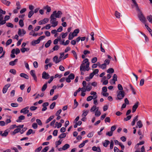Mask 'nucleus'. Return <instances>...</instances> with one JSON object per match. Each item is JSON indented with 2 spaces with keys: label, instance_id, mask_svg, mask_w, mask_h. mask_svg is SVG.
<instances>
[{
  "label": "nucleus",
  "instance_id": "obj_1",
  "mask_svg": "<svg viewBox=\"0 0 152 152\" xmlns=\"http://www.w3.org/2000/svg\"><path fill=\"white\" fill-rule=\"evenodd\" d=\"M89 65V62L88 61V59L87 58H85L81 64L80 67V71H88L90 69Z\"/></svg>",
  "mask_w": 152,
  "mask_h": 152
},
{
  "label": "nucleus",
  "instance_id": "obj_2",
  "mask_svg": "<svg viewBox=\"0 0 152 152\" xmlns=\"http://www.w3.org/2000/svg\"><path fill=\"white\" fill-rule=\"evenodd\" d=\"M75 78V75L73 73H71L69 75L68 77L65 78V77H62L59 80L61 82H63L66 80V82L69 83L71 82V80H73Z\"/></svg>",
  "mask_w": 152,
  "mask_h": 152
},
{
  "label": "nucleus",
  "instance_id": "obj_3",
  "mask_svg": "<svg viewBox=\"0 0 152 152\" xmlns=\"http://www.w3.org/2000/svg\"><path fill=\"white\" fill-rule=\"evenodd\" d=\"M62 14V13L60 11H58L57 12L56 11H54L50 16L52 15L53 17L56 18H59L61 17Z\"/></svg>",
  "mask_w": 152,
  "mask_h": 152
},
{
  "label": "nucleus",
  "instance_id": "obj_4",
  "mask_svg": "<svg viewBox=\"0 0 152 152\" xmlns=\"http://www.w3.org/2000/svg\"><path fill=\"white\" fill-rule=\"evenodd\" d=\"M50 23L52 24L51 26L55 27L57 26L58 22L56 21V18L53 17L52 16L50 17Z\"/></svg>",
  "mask_w": 152,
  "mask_h": 152
},
{
  "label": "nucleus",
  "instance_id": "obj_5",
  "mask_svg": "<svg viewBox=\"0 0 152 152\" xmlns=\"http://www.w3.org/2000/svg\"><path fill=\"white\" fill-rule=\"evenodd\" d=\"M136 8V10L137 11H138L139 13L138 14V17L139 18L140 20L141 21L142 23H145V20L146 19L144 17L142 13L141 12L140 10V11H138L137 10V8Z\"/></svg>",
  "mask_w": 152,
  "mask_h": 152
},
{
  "label": "nucleus",
  "instance_id": "obj_6",
  "mask_svg": "<svg viewBox=\"0 0 152 152\" xmlns=\"http://www.w3.org/2000/svg\"><path fill=\"white\" fill-rule=\"evenodd\" d=\"M124 96V91H119L118 93L117 99L119 100L122 99Z\"/></svg>",
  "mask_w": 152,
  "mask_h": 152
},
{
  "label": "nucleus",
  "instance_id": "obj_7",
  "mask_svg": "<svg viewBox=\"0 0 152 152\" xmlns=\"http://www.w3.org/2000/svg\"><path fill=\"white\" fill-rule=\"evenodd\" d=\"M26 33V31L23 29H18V34L20 37L23 36Z\"/></svg>",
  "mask_w": 152,
  "mask_h": 152
},
{
  "label": "nucleus",
  "instance_id": "obj_8",
  "mask_svg": "<svg viewBox=\"0 0 152 152\" xmlns=\"http://www.w3.org/2000/svg\"><path fill=\"white\" fill-rule=\"evenodd\" d=\"M87 85V83L85 81H83L82 82L83 87L81 88V92H85L87 91L86 87Z\"/></svg>",
  "mask_w": 152,
  "mask_h": 152
},
{
  "label": "nucleus",
  "instance_id": "obj_9",
  "mask_svg": "<svg viewBox=\"0 0 152 152\" xmlns=\"http://www.w3.org/2000/svg\"><path fill=\"white\" fill-rule=\"evenodd\" d=\"M29 107L27 106L26 107L20 110V113H23L24 114H26L28 113L29 111L28 110Z\"/></svg>",
  "mask_w": 152,
  "mask_h": 152
},
{
  "label": "nucleus",
  "instance_id": "obj_10",
  "mask_svg": "<svg viewBox=\"0 0 152 152\" xmlns=\"http://www.w3.org/2000/svg\"><path fill=\"white\" fill-rule=\"evenodd\" d=\"M49 19L48 18H45L44 19L40 20L39 22V24L40 25L44 24L47 23Z\"/></svg>",
  "mask_w": 152,
  "mask_h": 152
},
{
  "label": "nucleus",
  "instance_id": "obj_11",
  "mask_svg": "<svg viewBox=\"0 0 152 152\" xmlns=\"http://www.w3.org/2000/svg\"><path fill=\"white\" fill-rule=\"evenodd\" d=\"M42 78L43 79H48L50 77V75L48 73H47L45 72H43L42 73Z\"/></svg>",
  "mask_w": 152,
  "mask_h": 152
},
{
  "label": "nucleus",
  "instance_id": "obj_12",
  "mask_svg": "<svg viewBox=\"0 0 152 152\" xmlns=\"http://www.w3.org/2000/svg\"><path fill=\"white\" fill-rule=\"evenodd\" d=\"M139 104V102H137L133 106L132 108V113H134L136 111V110Z\"/></svg>",
  "mask_w": 152,
  "mask_h": 152
},
{
  "label": "nucleus",
  "instance_id": "obj_13",
  "mask_svg": "<svg viewBox=\"0 0 152 152\" xmlns=\"http://www.w3.org/2000/svg\"><path fill=\"white\" fill-rule=\"evenodd\" d=\"M92 150L94 151H96L97 152H101V149L99 147L94 146L92 147Z\"/></svg>",
  "mask_w": 152,
  "mask_h": 152
},
{
  "label": "nucleus",
  "instance_id": "obj_14",
  "mask_svg": "<svg viewBox=\"0 0 152 152\" xmlns=\"http://www.w3.org/2000/svg\"><path fill=\"white\" fill-rule=\"evenodd\" d=\"M53 61L56 64H57L61 61V59H60L59 58L58 59L57 56H56L53 57Z\"/></svg>",
  "mask_w": 152,
  "mask_h": 152
},
{
  "label": "nucleus",
  "instance_id": "obj_15",
  "mask_svg": "<svg viewBox=\"0 0 152 152\" xmlns=\"http://www.w3.org/2000/svg\"><path fill=\"white\" fill-rule=\"evenodd\" d=\"M6 13L5 11L2 10L1 9H0V20H3V17L2 14L5 15Z\"/></svg>",
  "mask_w": 152,
  "mask_h": 152
},
{
  "label": "nucleus",
  "instance_id": "obj_16",
  "mask_svg": "<svg viewBox=\"0 0 152 152\" xmlns=\"http://www.w3.org/2000/svg\"><path fill=\"white\" fill-rule=\"evenodd\" d=\"M20 53V50L18 48H16L15 49H13L11 53L12 54L15 53L16 54H17Z\"/></svg>",
  "mask_w": 152,
  "mask_h": 152
},
{
  "label": "nucleus",
  "instance_id": "obj_17",
  "mask_svg": "<svg viewBox=\"0 0 152 152\" xmlns=\"http://www.w3.org/2000/svg\"><path fill=\"white\" fill-rule=\"evenodd\" d=\"M86 88L87 89V91H90L92 87L91 86V83L90 82H88L87 84Z\"/></svg>",
  "mask_w": 152,
  "mask_h": 152
},
{
  "label": "nucleus",
  "instance_id": "obj_18",
  "mask_svg": "<svg viewBox=\"0 0 152 152\" xmlns=\"http://www.w3.org/2000/svg\"><path fill=\"white\" fill-rule=\"evenodd\" d=\"M25 119V117L23 115H21L19 116L18 119L16 120L17 122H21V121Z\"/></svg>",
  "mask_w": 152,
  "mask_h": 152
},
{
  "label": "nucleus",
  "instance_id": "obj_19",
  "mask_svg": "<svg viewBox=\"0 0 152 152\" xmlns=\"http://www.w3.org/2000/svg\"><path fill=\"white\" fill-rule=\"evenodd\" d=\"M138 115H137L134 118L132 121L131 122V125L132 126H133L135 125V121L138 120Z\"/></svg>",
  "mask_w": 152,
  "mask_h": 152
},
{
  "label": "nucleus",
  "instance_id": "obj_20",
  "mask_svg": "<svg viewBox=\"0 0 152 152\" xmlns=\"http://www.w3.org/2000/svg\"><path fill=\"white\" fill-rule=\"evenodd\" d=\"M39 40L38 39L36 40L33 41L31 43V44L33 46H35L36 44H39L40 42Z\"/></svg>",
  "mask_w": 152,
  "mask_h": 152
},
{
  "label": "nucleus",
  "instance_id": "obj_21",
  "mask_svg": "<svg viewBox=\"0 0 152 152\" xmlns=\"http://www.w3.org/2000/svg\"><path fill=\"white\" fill-rule=\"evenodd\" d=\"M20 76L21 77L24 78L26 79H29L28 76L26 74L24 73H21L20 74Z\"/></svg>",
  "mask_w": 152,
  "mask_h": 152
},
{
  "label": "nucleus",
  "instance_id": "obj_22",
  "mask_svg": "<svg viewBox=\"0 0 152 152\" xmlns=\"http://www.w3.org/2000/svg\"><path fill=\"white\" fill-rule=\"evenodd\" d=\"M18 59H15L14 61H11L9 62V64L10 65L13 66L15 65L16 63L18 61Z\"/></svg>",
  "mask_w": 152,
  "mask_h": 152
},
{
  "label": "nucleus",
  "instance_id": "obj_23",
  "mask_svg": "<svg viewBox=\"0 0 152 152\" xmlns=\"http://www.w3.org/2000/svg\"><path fill=\"white\" fill-rule=\"evenodd\" d=\"M88 142V140H86L83 141L82 143L79 145V147L80 148L83 147L84 146L85 144L87 142Z\"/></svg>",
  "mask_w": 152,
  "mask_h": 152
},
{
  "label": "nucleus",
  "instance_id": "obj_24",
  "mask_svg": "<svg viewBox=\"0 0 152 152\" xmlns=\"http://www.w3.org/2000/svg\"><path fill=\"white\" fill-rule=\"evenodd\" d=\"M9 130L8 129H6L4 131V132L3 133H2V136L3 137H6L8 134Z\"/></svg>",
  "mask_w": 152,
  "mask_h": 152
},
{
  "label": "nucleus",
  "instance_id": "obj_25",
  "mask_svg": "<svg viewBox=\"0 0 152 152\" xmlns=\"http://www.w3.org/2000/svg\"><path fill=\"white\" fill-rule=\"evenodd\" d=\"M106 79L105 76H104L102 78V80H101V82H102L103 80H104L103 82V84L104 85H107L108 83V80H105Z\"/></svg>",
  "mask_w": 152,
  "mask_h": 152
},
{
  "label": "nucleus",
  "instance_id": "obj_26",
  "mask_svg": "<svg viewBox=\"0 0 152 152\" xmlns=\"http://www.w3.org/2000/svg\"><path fill=\"white\" fill-rule=\"evenodd\" d=\"M1 2L4 4L8 6H9L10 4V1H7L6 0H1Z\"/></svg>",
  "mask_w": 152,
  "mask_h": 152
},
{
  "label": "nucleus",
  "instance_id": "obj_27",
  "mask_svg": "<svg viewBox=\"0 0 152 152\" xmlns=\"http://www.w3.org/2000/svg\"><path fill=\"white\" fill-rule=\"evenodd\" d=\"M129 85L130 88L132 91L133 94L134 95L136 94V93L135 89L133 88V87L131 84H130Z\"/></svg>",
  "mask_w": 152,
  "mask_h": 152
},
{
  "label": "nucleus",
  "instance_id": "obj_28",
  "mask_svg": "<svg viewBox=\"0 0 152 152\" xmlns=\"http://www.w3.org/2000/svg\"><path fill=\"white\" fill-rule=\"evenodd\" d=\"M54 118V116L53 115L51 116L45 122V123L46 124L48 123L49 122L51 121Z\"/></svg>",
  "mask_w": 152,
  "mask_h": 152
},
{
  "label": "nucleus",
  "instance_id": "obj_29",
  "mask_svg": "<svg viewBox=\"0 0 152 152\" xmlns=\"http://www.w3.org/2000/svg\"><path fill=\"white\" fill-rule=\"evenodd\" d=\"M79 32V29H75L74 30L73 33L72 34L74 35V36H77V34Z\"/></svg>",
  "mask_w": 152,
  "mask_h": 152
},
{
  "label": "nucleus",
  "instance_id": "obj_30",
  "mask_svg": "<svg viewBox=\"0 0 152 152\" xmlns=\"http://www.w3.org/2000/svg\"><path fill=\"white\" fill-rule=\"evenodd\" d=\"M44 9L47 10V12H49L51 11V9L50 7L47 5L44 7Z\"/></svg>",
  "mask_w": 152,
  "mask_h": 152
},
{
  "label": "nucleus",
  "instance_id": "obj_31",
  "mask_svg": "<svg viewBox=\"0 0 152 152\" xmlns=\"http://www.w3.org/2000/svg\"><path fill=\"white\" fill-rule=\"evenodd\" d=\"M70 147V145L69 144H66L63 146V150H66L67 149L69 148Z\"/></svg>",
  "mask_w": 152,
  "mask_h": 152
},
{
  "label": "nucleus",
  "instance_id": "obj_32",
  "mask_svg": "<svg viewBox=\"0 0 152 152\" xmlns=\"http://www.w3.org/2000/svg\"><path fill=\"white\" fill-rule=\"evenodd\" d=\"M21 129L20 128H18L15 129L12 132V134L15 135L16 134L19 132L20 131Z\"/></svg>",
  "mask_w": 152,
  "mask_h": 152
},
{
  "label": "nucleus",
  "instance_id": "obj_33",
  "mask_svg": "<svg viewBox=\"0 0 152 152\" xmlns=\"http://www.w3.org/2000/svg\"><path fill=\"white\" fill-rule=\"evenodd\" d=\"M137 125L138 126L139 128H141L142 127L143 125L141 121L140 120L138 121L137 123Z\"/></svg>",
  "mask_w": 152,
  "mask_h": 152
},
{
  "label": "nucleus",
  "instance_id": "obj_34",
  "mask_svg": "<svg viewBox=\"0 0 152 152\" xmlns=\"http://www.w3.org/2000/svg\"><path fill=\"white\" fill-rule=\"evenodd\" d=\"M30 49L29 48H21L20 49V50L22 53H24L25 51H28Z\"/></svg>",
  "mask_w": 152,
  "mask_h": 152
},
{
  "label": "nucleus",
  "instance_id": "obj_35",
  "mask_svg": "<svg viewBox=\"0 0 152 152\" xmlns=\"http://www.w3.org/2000/svg\"><path fill=\"white\" fill-rule=\"evenodd\" d=\"M89 112V110H84L83 111V113L82 115V116L85 117L88 114Z\"/></svg>",
  "mask_w": 152,
  "mask_h": 152
},
{
  "label": "nucleus",
  "instance_id": "obj_36",
  "mask_svg": "<svg viewBox=\"0 0 152 152\" xmlns=\"http://www.w3.org/2000/svg\"><path fill=\"white\" fill-rule=\"evenodd\" d=\"M51 43V41L50 40H49L48 41L47 43L45 45V47L46 48L48 47L50 45Z\"/></svg>",
  "mask_w": 152,
  "mask_h": 152
},
{
  "label": "nucleus",
  "instance_id": "obj_37",
  "mask_svg": "<svg viewBox=\"0 0 152 152\" xmlns=\"http://www.w3.org/2000/svg\"><path fill=\"white\" fill-rule=\"evenodd\" d=\"M133 3L134 4V6L136 8H137V10L138 11H140V9L139 8V7H138V4L136 2V1L135 0H132Z\"/></svg>",
  "mask_w": 152,
  "mask_h": 152
},
{
  "label": "nucleus",
  "instance_id": "obj_38",
  "mask_svg": "<svg viewBox=\"0 0 152 152\" xmlns=\"http://www.w3.org/2000/svg\"><path fill=\"white\" fill-rule=\"evenodd\" d=\"M115 14L117 18H120L121 16V13L117 11H115Z\"/></svg>",
  "mask_w": 152,
  "mask_h": 152
},
{
  "label": "nucleus",
  "instance_id": "obj_39",
  "mask_svg": "<svg viewBox=\"0 0 152 152\" xmlns=\"http://www.w3.org/2000/svg\"><path fill=\"white\" fill-rule=\"evenodd\" d=\"M107 73H112L114 72V70L112 68H109L107 71Z\"/></svg>",
  "mask_w": 152,
  "mask_h": 152
},
{
  "label": "nucleus",
  "instance_id": "obj_40",
  "mask_svg": "<svg viewBox=\"0 0 152 152\" xmlns=\"http://www.w3.org/2000/svg\"><path fill=\"white\" fill-rule=\"evenodd\" d=\"M110 142L108 140H105V142L103 143V145L105 147H106L107 146V145L109 144Z\"/></svg>",
  "mask_w": 152,
  "mask_h": 152
},
{
  "label": "nucleus",
  "instance_id": "obj_41",
  "mask_svg": "<svg viewBox=\"0 0 152 152\" xmlns=\"http://www.w3.org/2000/svg\"><path fill=\"white\" fill-rule=\"evenodd\" d=\"M66 136V134L65 133H62L59 136L58 138L61 139L65 137Z\"/></svg>",
  "mask_w": 152,
  "mask_h": 152
},
{
  "label": "nucleus",
  "instance_id": "obj_42",
  "mask_svg": "<svg viewBox=\"0 0 152 152\" xmlns=\"http://www.w3.org/2000/svg\"><path fill=\"white\" fill-rule=\"evenodd\" d=\"M74 37H75V36H74V35H73L72 33L70 32L69 34L68 39L69 40H72L73 38Z\"/></svg>",
  "mask_w": 152,
  "mask_h": 152
},
{
  "label": "nucleus",
  "instance_id": "obj_43",
  "mask_svg": "<svg viewBox=\"0 0 152 152\" xmlns=\"http://www.w3.org/2000/svg\"><path fill=\"white\" fill-rule=\"evenodd\" d=\"M47 83H46L45 84L42 88V91H44L47 88Z\"/></svg>",
  "mask_w": 152,
  "mask_h": 152
},
{
  "label": "nucleus",
  "instance_id": "obj_44",
  "mask_svg": "<svg viewBox=\"0 0 152 152\" xmlns=\"http://www.w3.org/2000/svg\"><path fill=\"white\" fill-rule=\"evenodd\" d=\"M74 107L73 109L76 108L78 105V102L76 101V99L74 100Z\"/></svg>",
  "mask_w": 152,
  "mask_h": 152
},
{
  "label": "nucleus",
  "instance_id": "obj_45",
  "mask_svg": "<svg viewBox=\"0 0 152 152\" xmlns=\"http://www.w3.org/2000/svg\"><path fill=\"white\" fill-rule=\"evenodd\" d=\"M59 48V46L58 45H55L52 49L53 51H52V52H53L54 51L58 50Z\"/></svg>",
  "mask_w": 152,
  "mask_h": 152
},
{
  "label": "nucleus",
  "instance_id": "obj_46",
  "mask_svg": "<svg viewBox=\"0 0 152 152\" xmlns=\"http://www.w3.org/2000/svg\"><path fill=\"white\" fill-rule=\"evenodd\" d=\"M113 78L111 80V81H116L117 80V75L115 74H114L113 76Z\"/></svg>",
  "mask_w": 152,
  "mask_h": 152
},
{
  "label": "nucleus",
  "instance_id": "obj_47",
  "mask_svg": "<svg viewBox=\"0 0 152 152\" xmlns=\"http://www.w3.org/2000/svg\"><path fill=\"white\" fill-rule=\"evenodd\" d=\"M56 105V102H54L52 103L50 106V109H53Z\"/></svg>",
  "mask_w": 152,
  "mask_h": 152
},
{
  "label": "nucleus",
  "instance_id": "obj_48",
  "mask_svg": "<svg viewBox=\"0 0 152 152\" xmlns=\"http://www.w3.org/2000/svg\"><path fill=\"white\" fill-rule=\"evenodd\" d=\"M34 12L33 11H30L28 14V17L29 18H31V17L33 15Z\"/></svg>",
  "mask_w": 152,
  "mask_h": 152
},
{
  "label": "nucleus",
  "instance_id": "obj_49",
  "mask_svg": "<svg viewBox=\"0 0 152 152\" xmlns=\"http://www.w3.org/2000/svg\"><path fill=\"white\" fill-rule=\"evenodd\" d=\"M55 125L57 126V128H59L61 126L62 124L61 123L56 122L55 124Z\"/></svg>",
  "mask_w": 152,
  "mask_h": 152
},
{
  "label": "nucleus",
  "instance_id": "obj_50",
  "mask_svg": "<svg viewBox=\"0 0 152 152\" xmlns=\"http://www.w3.org/2000/svg\"><path fill=\"white\" fill-rule=\"evenodd\" d=\"M71 52L73 54L74 57H75L76 59H77V55L75 51L73 50Z\"/></svg>",
  "mask_w": 152,
  "mask_h": 152
},
{
  "label": "nucleus",
  "instance_id": "obj_51",
  "mask_svg": "<svg viewBox=\"0 0 152 152\" xmlns=\"http://www.w3.org/2000/svg\"><path fill=\"white\" fill-rule=\"evenodd\" d=\"M147 19L149 22L152 23V16L150 15L147 17Z\"/></svg>",
  "mask_w": 152,
  "mask_h": 152
},
{
  "label": "nucleus",
  "instance_id": "obj_52",
  "mask_svg": "<svg viewBox=\"0 0 152 152\" xmlns=\"http://www.w3.org/2000/svg\"><path fill=\"white\" fill-rule=\"evenodd\" d=\"M19 23L20 26L21 27H23L24 26L23 22L22 20H20L19 22Z\"/></svg>",
  "mask_w": 152,
  "mask_h": 152
},
{
  "label": "nucleus",
  "instance_id": "obj_53",
  "mask_svg": "<svg viewBox=\"0 0 152 152\" xmlns=\"http://www.w3.org/2000/svg\"><path fill=\"white\" fill-rule=\"evenodd\" d=\"M101 114V113L99 111H95V115L97 117L99 116Z\"/></svg>",
  "mask_w": 152,
  "mask_h": 152
},
{
  "label": "nucleus",
  "instance_id": "obj_54",
  "mask_svg": "<svg viewBox=\"0 0 152 152\" xmlns=\"http://www.w3.org/2000/svg\"><path fill=\"white\" fill-rule=\"evenodd\" d=\"M6 26L8 27H11V28H12L13 27V25L12 24L10 23H8L6 24Z\"/></svg>",
  "mask_w": 152,
  "mask_h": 152
},
{
  "label": "nucleus",
  "instance_id": "obj_55",
  "mask_svg": "<svg viewBox=\"0 0 152 152\" xmlns=\"http://www.w3.org/2000/svg\"><path fill=\"white\" fill-rule=\"evenodd\" d=\"M33 132V130L31 129H29L28 131L27 132L26 134L27 135H29L31 134Z\"/></svg>",
  "mask_w": 152,
  "mask_h": 152
},
{
  "label": "nucleus",
  "instance_id": "obj_56",
  "mask_svg": "<svg viewBox=\"0 0 152 152\" xmlns=\"http://www.w3.org/2000/svg\"><path fill=\"white\" fill-rule=\"evenodd\" d=\"M36 121L39 125L42 126V122L40 119H37Z\"/></svg>",
  "mask_w": 152,
  "mask_h": 152
},
{
  "label": "nucleus",
  "instance_id": "obj_57",
  "mask_svg": "<svg viewBox=\"0 0 152 152\" xmlns=\"http://www.w3.org/2000/svg\"><path fill=\"white\" fill-rule=\"evenodd\" d=\"M49 148L48 146H46L42 150L41 152H46L48 150Z\"/></svg>",
  "mask_w": 152,
  "mask_h": 152
},
{
  "label": "nucleus",
  "instance_id": "obj_58",
  "mask_svg": "<svg viewBox=\"0 0 152 152\" xmlns=\"http://www.w3.org/2000/svg\"><path fill=\"white\" fill-rule=\"evenodd\" d=\"M114 145V142L112 140L110 141V149H112L113 148Z\"/></svg>",
  "mask_w": 152,
  "mask_h": 152
},
{
  "label": "nucleus",
  "instance_id": "obj_59",
  "mask_svg": "<svg viewBox=\"0 0 152 152\" xmlns=\"http://www.w3.org/2000/svg\"><path fill=\"white\" fill-rule=\"evenodd\" d=\"M12 40L11 39H9L7 40L6 42V45H10L12 42Z\"/></svg>",
  "mask_w": 152,
  "mask_h": 152
},
{
  "label": "nucleus",
  "instance_id": "obj_60",
  "mask_svg": "<svg viewBox=\"0 0 152 152\" xmlns=\"http://www.w3.org/2000/svg\"><path fill=\"white\" fill-rule=\"evenodd\" d=\"M118 89L120 91H123V88L122 85L120 84H118Z\"/></svg>",
  "mask_w": 152,
  "mask_h": 152
},
{
  "label": "nucleus",
  "instance_id": "obj_61",
  "mask_svg": "<svg viewBox=\"0 0 152 152\" xmlns=\"http://www.w3.org/2000/svg\"><path fill=\"white\" fill-rule=\"evenodd\" d=\"M61 143V141L60 140H59L58 141H56V146L57 147L58 145H60Z\"/></svg>",
  "mask_w": 152,
  "mask_h": 152
},
{
  "label": "nucleus",
  "instance_id": "obj_62",
  "mask_svg": "<svg viewBox=\"0 0 152 152\" xmlns=\"http://www.w3.org/2000/svg\"><path fill=\"white\" fill-rule=\"evenodd\" d=\"M94 135V132H93L89 133L87 135V137L89 138L92 137Z\"/></svg>",
  "mask_w": 152,
  "mask_h": 152
},
{
  "label": "nucleus",
  "instance_id": "obj_63",
  "mask_svg": "<svg viewBox=\"0 0 152 152\" xmlns=\"http://www.w3.org/2000/svg\"><path fill=\"white\" fill-rule=\"evenodd\" d=\"M10 72L13 75H15L16 73V71L15 69H11L10 70Z\"/></svg>",
  "mask_w": 152,
  "mask_h": 152
},
{
  "label": "nucleus",
  "instance_id": "obj_64",
  "mask_svg": "<svg viewBox=\"0 0 152 152\" xmlns=\"http://www.w3.org/2000/svg\"><path fill=\"white\" fill-rule=\"evenodd\" d=\"M42 148V146H40L38 148L36 149L35 150V152H39L41 150Z\"/></svg>",
  "mask_w": 152,
  "mask_h": 152
}]
</instances>
